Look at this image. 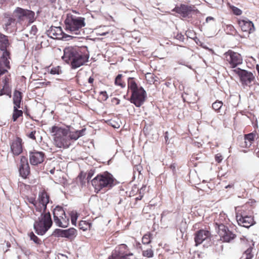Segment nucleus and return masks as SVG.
Instances as JSON below:
<instances>
[{
  "label": "nucleus",
  "mask_w": 259,
  "mask_h": 259,
  "mask_svg": "<svg viewBox=\"0 0 259 259\" xmlns=\"http://www.w3.org/2000/svg\"><path fill=\"white\" fill-rule=\"evenodd\" d=\"M34 17L33 11L18 7L12 15L5 14L4 29L10 33L16 31L19 27L25 25L27 22H32Z\"/></svg>",
  "instance_id": "f257e3e1"
},
{
  "label": "nucleus",
  "mask_w": 259,
  "mask_h": 259,
  "mask_svg": "<svg viewBox=\"0 0 259 259\" xmlns=\"http://www.w3.org/2000/svg\"><path fill=\"white\" fill-rule=\"evenodd\" d=\"M89 55L83 52L81 49L72 47H66L64 50L63 60L70 64L72 68H77L88 61Z\"/></svg>",
  "instance_id": "f03ea898"
},
{
  "label": "nucleus",
  "mask_w": 259,
  "mask_h": 259,
  "mask_svg": "<svg viewBox=\"0 0 259 259\" xmlns=\"http://www.w3.org/2000/svg\"><path fill=\"white\" fill-rule=\"evenodd\" d=\"M91 183L95 191L99 192L102 190H110L118 184L114 176L109 172L105 171L98 174L92 181Z\"/></svg>",
  "instance_id": "7ed1b4c3"
},
{
  "label": "nucleus",
  "mask_w": 259,
  "mask_h": 259,
  "mask_svg": "<svg viewBox=\"0 0 259 259\" xmlns=\"http://www.w3.org/2000/svg\"><path fill=\"white\" fill-rule=\"evenodd\" d=\"M127 87L131 92V96L129 101L137 107H141L145 102L147 97L146 91L142 87L138 86L133 77L128 78Z\"/></svg>",
  "instance_id": "20e7f679"
},
{
  "label": "nucleus",
  "mask_w": 259,
  "mask_h": 259,
  "mask_svg": "<svg viewBox=\"0 0 259 259\" xmlns=\"http://www.w3.org/2000/svg\"><path fill=\"white\" fill-rule=\"evenodd\" d=\"M54 145L59 148L67 149L70 146L68 135L69 130L58 125H54L50 128Z\"/></svg>",
  "instance_id": "39448f33"
},
{
  "label": "nucleus",
  "mask_w": 259,
  "mask_h": 259,
  "mask_svg": "<svg viewBox=\"0 0 259 259\" xmlns=\"http://www.w3.org/2000/svg\"><path fill=\"white\" fill-rule=\"evenodd\" d=\"M72 13L67 14L65 20V29L72 34H78L85 25V18L76 15L78 14L76 11H72Z\"/></svg>",
  "instance_id": "423d86ee"
},
{
  "label": "nucleus",
  "mask_w": 259,
  "mask_h": 259,
  "mask_svg": "<svg viewBox=\"0 0 259 259\" xmlns=\"http://www.w3.org/2000/svg\"><path fill=\"white\" fill-rule=\"evenodd\" d=\"M25 200L27 204H32L36 212L41 213L46 211L47 204L50 201V197L47 191L42 189L39 191L37 200L35 197L26 196Z\"/></svg>",
  "instance_id": "0eeeda50"
},
{
  "label": "nucleus",
  "mask_w": 259,
  "mask_h": 259,
  "mask_svg": "<svg viewBox=\"0 0 259 259\" xmlns=\"http://www.w3.org/2000/svg\"><path fill=\"white\" fill-rule=\"evenodd\" d=\"M40 213L41 215L34 222L33 227L38 235H44L52 226L53 221L50 212Z\"/></svg>",
  "instance_id": "6e6552de"
},
{
  "label": "nucleus",
  "mask_w": 259,
  "mask_h": 259,
  "mask_svg": "<svg viewBox=\"0 0 259 259\" xmlns=\"http://www.w3.org/2000/svg\"><path fill=\"white\" fill-rule=\"evenodd\" d=\"M224 216L225 214H220L219 219L216 220L214 224L215 228L218 229V233L220 236V240L223 242L230 243L236 237V235L224 225V221H222Z\"/></svg>",
  "instance_id": "1a4fd4ad"
},
{
  "label": "nucleus",
  "mask_w": 259,
  "mask_h": 259,
  "mask_svg": "<svg viewBox=\"0 0 259 259\" xmlns=\"http://www.w3.org/2000/svg\"><path fill=\"white\" fill-rule=\"evenodd\" d=\"M225 64L229 68L234 69L242 63L241 55L237 52L229 50L223 55Z\"/></svg>",
  "instance_id": "9d476101"
},
{
  "label": "nucleus",
  "mask_w": 259,
  "mask_h": 259,
  "mask_svg": "<svg viewBox=\"0 0 259 259\" xmlns=\"http://www.w3.org/2000/svg\"><path fill=\"white\" fill-rule=\"evenodd\" d=\"M112 259H136L126 244H121L116 247L112 254Z\"/></svg>",
  "instance_id": "9b49d317"
},
{
  "label": "nucleus",
  "mask_w": 259,
  "mask_h": 259,
  "mask_svg": "<svg viewBox=\"0 0 259 259\" xmlns=\"http://www.w3.org/2000/svg\"><path fill=\"white\" fill-rule=\"evenodd\" d=\"M232 71L239 76L240 81L243 85L249 86L251 82L254 80V76L251 72L240 68L234 69L232 70Z\"/></svg>",
  "instance_id": "f8f14e48"
},
{
  "label": "nucleus",
  "mask_w": 259,
  "mask_h": 259,
  "mask_svg": "<svg viewBox=\"0 0 259 259\" xmlns=\"http://www.w3.org/2000/svg\"><path fill=\"white\" fill-rule=\"evenodd\" d=\"M258 138L256 131L244 135L243 140L239 141V145L242 148H249L252 144Z\"/></svg>",
  "instance_id": "ddd939ff"
},
{
  "label": "nucleus",
  "mask_w": 259,
  "mask_h": 259,
  "mask_svg": "<svg viewBox=\"0 0 259 259\" xmlns=\"http://www.w3.org/2000/svg\"><path fill=\"white\" fill-rule=\"evenodd\" d=\"M210 238L211 233L209 231L204 229H200L196 231L194 234L195 245L198 246L205 241H210Z\"/></svg>",
  "instance_id": "4468645a"
},
{
  "label": "nucleus",
  "mask_w": 259,
  "mask_h": 259,
  "mask_svg": "<svg viewBox=\"0 0 259 259\" xmlns=\"http://www.w3.org/2000/svg\"><path fill=\"white\" fill-rule=\"evenodd\" d=\"M45 154L42 151L33 150L29 152V161L31 165H37L42 163L45 159Z\"/></svg>",
  "instance_id": "2eb2a0df"
},
{
  "label": "nucleus",
  "mask_w": 259,
  "mask_h": 259,
  "mask_svg": "<svg viewBox=\"0 0 259 259\" xmlns=\"http://www.w3.org/2000/svg\"><path fill=\"white\" fill-rule=\"evenodd\" d=\"M23 142L22 139L18 137H16L10 143V148L13 155H19L23 151Z\"/></svg>",
  "instance_id": "dca6fc26"
},
{
  "label": "nucleus",
  "mask_w": 259,
  "mask_h": 259,
  "mask_svg": "<svg viewBox=\"0 0 259 259\" xmlns=\"http://www.w3.org/2000/svg\"><path fill=\"white\" fill-rule=\"evenodd\" d=\"M242 245L244 247H248L244 252L240 259H252L253 254L252 253L254 242L252 241H249L245 237L241 238Z\"/></svg>",
  "instance_id": "f3484780"
},
{
  "label": "nucleus",
  "mask_w": 259,
  "mask_h": 259,
  "mask_svg": "<svg viewBox=\"0 0 259 259\" xmlns=\"http://www.w3.org/2000/svg\"><path fill=\"white\" fill-rule=\"evenodd\" d=\"M19 171L20 176L24 179H26L30 174V167L28 162V159L25 156L21 157L20 165Z\"/></svg>",
  "instance_id": "a211bd4d"
},
{
  "label": "nucleus",
  "mask_w": 259,
  "mask_h": 259,
  "mask_svg": "<svg viewBox=\"0 0 259 259\" xmlns=\"http://www.w3.org/2000/svg\"><path fill=\"white\" fill-rule=\"evenodd\" d=\"M195 10V7L194 5H181L180 6L176 7L172 11L180 14L183 17H186L192 12Z\"/></svg>",
  "instance_id": "6ab92c4d"
},
{
  "label": "nucleus",
  "mask_w": 259,
  "mask_h": 259,
  "mask_svg": "<svg viewBox=\"0 0 259 259\" xmlns=\"http://www.w3.org/2000/svg\"><path fill=\"white\" fill-rule=\"evenodd\" d=\"M235 209L236 220L253 215V211L246 206H238Z\"/></svg>",
  "instance_id": "aec40b11"
},
{
  "label": "nucleus",
  "mask_w": 259,
  "mask_h": 259,
  "mask_svg": "<svg viewBox=\"0 0 259 259\" xmlns=\"http://www.w3.org/2000/svg\"><path fill=\"white\" fill-rule=\"evenodd\" d=\"M238 23L241 30L244 32L250 33L255 29L253 23L248 20H239Z\"/></svg>",
  "instance_id": "412c9836"
},
{
  "label": "nucleus",
  "mask_w": 259,
  "mask_h": 259,
  "mask_svg": "<svg viewBox=\"0 0 259 259\" xmlns=\"http://www.w3.org/2000/svg\"><path fill=\"white\" fill-rule=\"evenodd\" d=\"M11 43L9 41L8 36L0 33V50L3 51V53L6 52L8 53V55H10V51L8 48L10 46Z\"/></svg>",
  "instance_id": "4be33fe9"
},
{
  "label": "nucleus",
  "mask_w": 259,
  "mask_h": 259,
  "mask_svg": "<svg viewBox=\"0 0 259 259\" xmlns=\"http://www.w3.org/2000/svg\"><path fill=\"white\" fill-rule=\"evenodd\" d=\"M49 35L54 39H62L64 37L65 33L61 27L52 26L49 31Z\"/></svg>",
  "instance_id": "5701e85b"
},
{
  "label": "nucleus",
  "mask_w": 259,
  "mask_h": 259,
  "mask_svg": "<svg viewBox=\"0 0 259 259\" xmlns=\"http://www.w3.org/2000/svg\"><path fill=\"white\" fill-rule=\"evenodd\" d=\"M239 226L249 228L255 224L253 215L242 218V219L236 220Z\"/></svg>",
  "instance_id": "b1692460"
},
{
  "label": "nucleus",
  "mask_w": 259,
  "mask_h": 259,
  "mask_svg": "<svg viewBox=\"0 0 259 259\" xmlns=\"http://www.w3.org/2000/svg\"><path fill=\"white\" fill-rule=\"evenodd\" d=\"M23 98L22 93L18 90H15L13 94V102L14 107L21 108V103Z\"/></svg>",
  "instance_id": "393cba45"
},
{
  "label": "nucleus",
  "mask_w": 259,
  "mask_h": 259,
  "mask_svg": "<svg viewBox=\"0 0 259 259\" xmlns=\"http://www.w3.org/2000/svg\"><path fill=\"white\" fill-rule=\"evenodd\" d=\"M36 127L33 124H30L29 125L26 126V135L29 138L36 140L35 134L36 133Z\"/></svg>",
  "instance_id": "a878e982"
},
{
  "label": "nucleus",
  "mask_w": 259,
  "mask_h": 259,
  "mask_svg": "<svg viewBox=\"0 0 259 259\" xmlns=\"http://www.w3.org/2000/svg\"><path fill=\"white\" fill-rule=\"evenodd\" d=\"M85 129H82L80 131H76L74 132H70L69 131V134L68 136L69 137L70 141V145H71L72 142L74 141L77 140L79 137L82 136L84 135Z\"/></svg>",
  "instance_id": "bb28decb"
},
{
  "label": "nucleus",
  "mask_w": 259,
  "mask_h": 259,
  "mask_svg": "<svg viewBox=\"0 0 259 259\" xmlns=\"http://www.w3.org/2000/svg\"><path fill=\"white\" fill-rule=\"evenodd\" d=\"M55 224L58 227L61 228H66L69 223V218L66 215V214H64V215L61 216L60 218L55 222Z\"/></svg>",
  "instance_id": "cd10ccee"
},
{
  "label": "nucleus",
  "mask_w": 259,
  "mask_h": 259,
  "mask_svg": "<svg viewBox=\"0 0 259 259\" xmlns=\"http://www.w3.org/2000/svg\"><path fill=\"white\" fill-rule=\"evenodd\" d=\"M64 235L63 237L67 238L70 239H72L75 238L77 235V231L73 228H69L67 230H63Z\"/></svg>",
  "instance_id": "c85d7f7f"
},
{
  "label": "nucleus",
  "mask_w": 259,
  "mask_h": 259,
  "mask_svg": "<svg viewBox=\"0 0 259 259\" xmlns=\"http://www.w3.org/2000/svg\"><path fill=\"white\" fill-rule=\"evenodd\" d=\"M65 214V211L63 209V207L57 206H56L53 211V217L54 222L57 221L58 218L61 217Z\"/></svg>",
  "instance_id": "c756f323"
},
{
  "label": "nucleus",
  "mask_w": 259,
  "mask_h": 259,
  "mask_svg": "<svg viewBox=\"0 0 259 259\" xmlns=\"http://www.w3.org/2000/svg\"><path fill=\"white\" fill-rule=\"evenodd\" d=\"M198 98L195 93H191L190 94H186L185 101L189 103H194Z\"/></svg>",
  "instance_id": "7c9ffc66"
},
{
  "label": "nucleus",
  "mask_w": 259,
  "mask_h": 259,
  "mask_svg": "<svg viewBox=\"0 0 259 259\" xmlns=\"http://www.w3.org/2000/svg\"><path fill=\"white\" fill-rule=\"evenodd\" d=\"M123 75L121 74H119L115 77L114 84L116 86L120 87L121 88L125 87V82L122 79Z\"/></svg>",
  "instance_id": "2f4dec72"
},
{
  "label": "nucleus",
  "mask_w": 259,
  "mask_h": 259,
  "mask_svg": "<svg viewBox=\"0 0 259 259\" xmlns=\"http://www.w3.org/2000/svg\"><path fill=\"white\" fill-rule=\"evenodd\" d=\"M19 107H14L12 115L13 121H16L18 118L23 116V111L21 110H19Z\"/></svg>",
  "instance_id": "473e14b6"
},
{
  "label": "nucleus",
  "mask_w": 259,
  "mask_h": 259,
  "mask_svg": "<svg viewBox=\"0 0 259 259\" xmlns=\"http://www.w3.org/2000/svg\"><path fill=\"white\" fill-rule=\"evenodd\" d=\"M79 226L80 229L83 231H87L88 230H91L92 224L91 223L86 221H81L79 223Z\"/></svg>",
  "instance_id": "72a5a7b5"
},
{
  "label": "nucleus",
  "mask_w": 259,
  "mask_h": 259,
  "mask_svg": "<svg viewBox=\"0 0 259 259\" xmlns=\"http://www.w3.org/2000/svg\"><path fill=\"white\" fill-rule=\"evenodd\" d=\"M4 95L11 97V88L10 85H3V88L0 90V96Z\"/></svg>",
  "instance_id": "f704fd0d"
},
{
  "label": "nucleus",
  "mask_w": 259,
  "mask_h": 259,
  "mask_svg": "<svg viewBox=\"0 0 259 259\" xmlns=\"http://www.w3.org/2000/svg\"><path fill=\"white\" fill-rule=\"evenodd\" d=\"M152 234L150 232H148L145 234L142 237V242L144 244H149L151 242L152 240Z\"/></svg>",
  "instance_id": "c9c22d12"
},
{
  "label": "nucleus",
  "mask_w": 259,
  "mask_h": 259,
  "mask_svg": "<svg viewBox=\"0 0 259 259\" xmlns=\"http://www.w3.org/2000/svg\"><path fill=\"white\" fill-rule=\"evenodd\" d=\"M223 105V103L222 101L217 100L212 104V108L215 111H217L218 112H220Z\"/></svg>",
  "instance_id": "e433bc0d"
},
{
  "label": "nucleus",
  "mask_w": 259,
  "mask_h": 259,
  "mask_svg": "<svg viewBox=\"0 0 259 259\" xmlns=\"http://www.w3.org/2000/svg\"><path fill=\"white\" fill-rule=\"evenodd\" d=\"M155 76L153 73H147L145 74V78L148 82L150 84L154 83L156 80L155 79Z\"/></svg>",
  "instance_id": "4c0bfd02"
},
{
  "label": "nucleus",
  "mask_w": 259,
  "mask_h": 259,
  "mask_svg": "<svg viewBox=\"0 0 259 259\" xmlns=\"http://www.w3.org/2000/svg\"><path fill=\"white\" fill-rule=\"evenodd\" d=\"M227 5L234 15L237 16H240L242 14V11L239 8L233 5H231L229 3H228Z\"/></svg>",
  "instance_id": "58836bf2"
},
{
  "label": "nucleus",
  "mask_w": 259,
  "mask_h": 259,
  "mask_svg": "<svg viewBox=\"0 0 259 259\" xmlns=\"http://www.w3.org/2000/svg\"><path fill=\"white\" fill-rule=\"evenodd\" d=\"M142 255L145 257H152L154 255L153 251L151 248L148 249L146 250H143L142 252Z\"/></svg>",
  "instance_id": "ea45409f"
},
{
  "label": "nucleus",
  "mask_w": 259,
  "mask_h": 259,
  "mask_svg": "<svg viewBox=\"0 0 259 259\" xmlns=\"http://www.w3.org/2000/svg\"><path fill=\"white\" fill-rule=\"evenodd\" d=\"M30 239L33 241L36 244H40L41 240L33 232L30 233L29 235Z\"/></svg>",
  "instance_id": "a19ab883"
},
{
  "label": "nucleus",
  "mask_w": 259,
  "mask_h": 259,
  "mask_svg": "<svg viewBox=\"0 0 259 259\" xmlns=\"http://www.w3.org/2000/svg\"><path fill=\"white\" fill-rule=\"evenodd\" d=\"M61 73V70L60 66L52 67L50 70V73L52 74H59Z\"/></svg>",
  "instance_id": "79ce46f5"
},
{
  "label": "nucleus",
  "mask_w": 259,
  "mask_h": 259,
  "mask_svg": "<svg viewBox=\"0 0 259 259\" xmlns=\"http://www.w3.org/2000/svg\"><path fill=\"white\" fill-rule=\"evenodd\" d=\"M99 97L101 100L105 101L108 98V95L106 91H102L99 93Z\"/></svg>",
  "instance_id": "37998d69"
},
{
  "label": "nucleus",
  "mask_w": 259,
  "mask_h": 259,
  "mask_svg": "<svg viewBox=\"0 0 259 259\" xmlns=\"http://www.w3.org/2000/svg\"><path fill=\"white\" fill-rule=\"evenodd\" d=\"M64 230H61L59 229H56L53 232V235H54L55 236L58 237H63L64 233L63 232Z\"/></svg>",
  "instance_id": "c03bdc74"
},
{
  "label": "nucleus",
  "mask_w": 259,
  "mask_h": 259,
  "mask_svg": "<svg viewBox=\"0 0 259 259\" xmlns=\"http://www.w3.org/2000/svg\"><path fill=\"white\" fill-rule=\"evenodd\" d=\"M11 80L10 75L5 76L2 79L3 85H10L9 83Z\"/></svg>",
  "instance_id": "a18cd8bd"
},
{
  "label": "nucleus",
  "mask_w": 259,
  "mask_h": 259,
  "mask_svg": "<svg viewBox=\"0 0 259 259\" xmlns=\"http://www.w3.org/2000/svg\"><path fill=\"white\" fill-rule=\"evenodd\" d=\"M223 159V157L222 155L220 153L216 154L215 156V160L218 163L221 162Z\"/></svg>",
  "instance_id": "49530a36"
},
{
  "label": "nucleus",
  "mask_w": 259,
  "mask_h": 259,
  "mask_svg": "<svg viewBox=\"0 0 259 259\" xmlns=\"http://www.w3.org/2000/svg\"><path fill=\"white\" fill-rule=\"evenodd\" d=\"M77 217L78 216L76 213L71 215V223L73 225H75L76 220L77 219Z\"/></svg>",
  "instance_id": "de8ad7c7"
},
{
  "label": "nucleus",
  "mask_w": 259,
  "mask_h": 259,
  "mask_svg": "<svg viewBox=\"0 0 259 259\" xmlns=\"http://www.w3.org/2000/svg\"><path fill=\"white\" fill-rule=\"evenodd\" d=\"M145 189H146V186H143V187L141 188V189L140 190V192H139L140 195H139V196L138 197H136V201H137V200H141V199L143 198V195H141V191H142V190H145Z\"/></svg>",
  "instance_id": "09e8293b"
},
{
  "label": "nucleus",
  "mask_w": 259,
  "mask_h": 259,
  "mask_svg": "<svg viewBox=\"0 0 259 259\" xmlns=\"http://www.w3.org/2000/svg\"><path fill=\"white\" fill-rule=\"evenodd\" d=\"M94 171L93 170H91L88 172L87 178V179L88 181L91 180V178L92 177V176L94 175Z\"/></svg>",
  "instance_id": "8fccbe9b"
},
{
  "label": "nucleus",
  "mask_w": 259,
  "mask_h": 259,
  "mask_svg": "<svg viewBox=\"0 0 259 259\" xmlns=\"http://www.w3.org/2000/svg\"><path fill=\"white\" fill-rule=\"evenodd\" d=\"M94 81V78L91 76L88 79V82L91 84L92 87H93V82Z\"/></svg>",
  "instance_id": "3c124183"
},
{
  "label": "nucleus",
  "mask_w": 259,
  "mask_h": 259,
  "mask_svg": "<svg viewBox=\"0 0 259 259\" xmlns=\"http://www.w3.org/2000/svg\"><path fill=\"white\" fill-rule=\"evenodd\" d=\"M38 84L39 85L37 87V88L44 87L47 85V84L45 82H39Z\"/></svg>",
  "instance_id": "603ef678"
},
{
  "label": "nucleus",
  "mask_w": 259,
  "mask_h": 259,
  "mask_svg": "<svg viewBox=\"0 0 259 259\" xmlns=\"http://www.w3.org/2000/svg\"><path fill=\"white\" fill-rule=\"evenodd\" d=\"M170 168L174 172H175L176 170V166L175 164H171L170 166Z\"/></svg>",
  "instance_id": "864d4df0"
},
{
  "label": "nucleus",
  "mask_w": 259,
  "mask_h": 259,
  "mask_svg": "<svg viewBox=\"0 0 259 259\" xmlns=\"http://www.w3.org/2000/svg\"><path fill=\"white\" fill-rule=\"evenodd\" d=\"M164 139H165V140L166 142H167L168 141V132H166L165 133Z\"/></svg>",
  "instance_id": "5fc2aeb1"
},
{
  "label": "nucleus",
  "mask_w": 259,
  "mask_h": 259,
  "mask_svg": "<svg viewBox=\"0 0 259 259\" xmlns=\"http://www.w3.org/2000/svg\"><path fill=\"white\" fill-rule=\"evenodd\" d=\"M214 20V18L213 17H208L206 19V21L207 22H208L210 20Z\"/></svg>",
  "instance_id": "6e6d98bb"
},
{
  "label": "nucleus",
  "mask_w": 259,
  "mask_h": 259,
  "mask_svg": "<svg viewBox=\"0 0 259 259\" xmlns=\"http://www.w3.org/2000/svg\"><path fill=\"white\" fill-rule=\"evenodd\" d=\"M50 172L52 174H54L55 172V168L50 170Z\"/></svg>",
  "instance_id": "4d7b16f0"
},
{
  "label": "nucleus",
  "mask_w": 259,
  "mask_h": 259,
  "mask_svg": "<svg viewBox=\"0 0 259 259\" xmlns=\"http://www.w3.org/2000/svg\"><path fill=\"white\" fill-rule=\"evenodd\" d=\"M228 27L230 28V30H231L234 29V27L232 25H229Z\"/></svg>",
  "instance_id": "13d9d810"
},
{
  "label": "nucleus",
  "mask_w": 259,
  "mask_h": 259,
  "mask_svg": "<svg viewBox=\"0 0 259 259\" xmlns=\"http://www.w3.org/2000/svg\"><path fill=\"white\" fill-rule=\"evenodd\" d=\"M32 209H33V213H34V214H35V215H37V214L36 213H35V212H36V211H35V210L34 208H32Z\"/></svg>",
  "instance_id": "bf43d9fd"
},
{
  "label": "nucleus",
  "mask_w": 259,
  "mask_h": 259,
  "mask_svg": "<svg viewBox=\"0 0 259 259\" xmlns=\"http://www.w3.org/2000/svg\"><path fill=\"white\" fill-rule=\"evenodd\" d=\"M32 209H33V213H34V214H35V215H37V214L36 213H35V212H36V211H35V210L34 208H32Z\"/></svg>",
  "instance_id": "052dcab7"
},
{
  "label": "nucleus",
  "mask_w": 259,
  "mask_h": 259,
  "mask_svg": "<svg viewBox=\"0 0 259 259\" xmlns=\"http://www.w3.org/2000/svg\"><path fill=\"white\" fill-rule=\"evenodd\" d=\"M32 209H33V213H34V214H35V215H37V214L36 213H35V212H36V211H35V210L34 208H32Z\"/></svg>",
  "instance_id": "680f3d73"
},
{
  "label": "nucleus",
  "mask_w": 259,
  "mask_h": 259,
  "mask_svg": "<svg viewBox=\"0 0 259 259\" xmlns=\"http://www.w3.org/2000/svg\"><path fill=\"white\" fill-rule=\"evenodd\" d=\"M182 37H183V35H181L180 36H179V39H181V38H182Z\"/></svg>",
  "instance_id": "e2e57ef3"
},
{
  "label": "nucleus",
  "mask_w": 259,
  "mask_h": 259,
  "mask_svg": "<svg viewBox=\"0 0 259 259\" xmlns=\"http://www.w3.org/2000/svg\"><path fill=\"white\" fill-rule=\"evenodd\" d=\"M119 100H118V102H117V104H119Z\"/></svg>",
  "instance_id": "0e129e2a"
}]
</instances>
